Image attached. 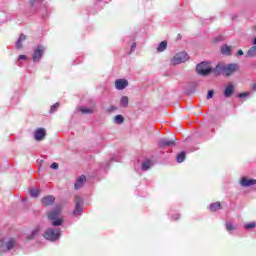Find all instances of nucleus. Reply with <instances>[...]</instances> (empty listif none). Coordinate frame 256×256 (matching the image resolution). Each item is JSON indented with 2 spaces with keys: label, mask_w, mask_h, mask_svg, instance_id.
Returning <instances> with one entry per match:
<instances>
[{
  "label": "nucleus",
  "mask_w": 256,
  "mask_h": 256,
  "mask_svg": "<svg viewBox=\"0 0 256 256\" xmlns=\"http://www.w3.org/2000/svg\"><path fill=\"white\" fill-rule=\"evenodd\" d=\"M165 49H167V41H162L158 47H157V51L158 53H163V51H165Z\"/></svg>",
  "instance_id": "aec40b11"
},
{
  "label": "nucleus",
  "mask_w": 256,
  "mask_h": 256,
  "mask_svg": "<svg viewBox=\"0 0 256 256\" xmlns=\"http://www.w3.org/2000/svg\"><path fill=\"white\" fill-rule=\"evenodd\" d=\"M57 109H59V103H55L51 109H50V113H55V111H57Z\"/></svg>",
  "instance_id": "c85d7f7f"
},
{
  "label": "nucleus",
  "mask_w": 256,
  "mask_h": 256,
  "mask_svg": "<svg viewBox=\"0 0 256 256\" xmlns=\"http://www.w3.org/2000/svg\"><path fill=\"white\" fill-rule=\"evenodd\" d=\"M253 44L256 46V37L253 40Z\"/></svg>",
  "instance_id": "79ce46f5"
},
{
  "label": "nucleus",
  "mask_w": 256,
  "mask_h": 256,
  "mask_svg": "<svg viewBox=\"0 0 256 256\" xmlns=\"http://www.w3.org/2000/svg\"><path fill=\"white\" fill-rule=\"evenodd\" d=\"M248 96H249V92H243V93L238 94V97L240 99H243L244 97H248Z\"/></svg>",
  "instance_id": "7c9ffc66"
},
{
  "label": "nucleus",
  "mask_w": 256,
  "mask_h": 256,
  "mask_svg": "<svg viewBox=\"0 0 256 256\" xmlns=\"http://www.w3.org/2000/svg\"><path fill=\"white\" fill-rule=\"evenodd\" d=\"M129 86V82L126 79H117L115 81V87L118 91H123V89Z\"/></svg>",
  "instance_id": "9d476101"
},
{
  "label": "nucleus",
  "mask_w": 256,
  "mask_h": 256,
  "mask_svg": "<svg viewBox=\"0 0 256 256\" xmlns=\"http://www.w3.org/2000/svg\"><path fill=\"white\" fill-rule=\"evenodd\" d=\"M234 91L235 87L233 85H228L224 90V97H231Z\"/></svg>",
  "instance_id": "dca6fc26"
},
{
  "label": "nucleus",
  "mask_w": 256,
  "mask_h": 256,
  "mask_svg": "<svg viewBox=\"0 0 256 256\" xmlns=\"http://www.w3.org/2000/svg\"><path fill=\"white\" fill-rule=\"evenodd\" d=\"M151 165H153V164L151 163L150 160L144 161V162L142 163V170H143V171H148V169H151Z\"/></svg>",
  "instance_id": "412c9836"
},
{
  "label": "nucleus",
  "mask_w": 256,
  "mask_h": 256,
  "mask_svg": "<svg viewBox=\"0 0 256 256\" xmlns=\"http://www.w3.org/2000/svg\"><path fill=\"white\" fill-rule=\"evenodd\" d=\"M240 185L242 187H251V185H256V179L242 178L240 181Z\"/></svg>",
  "instance_id": "ddd939ff"
},
{
  "label": "nucleus",
  "mask_w": 256,
  "mask_h": 256,
  "mask_svg": "<svg viewBox=\"0 0 256 256\" xmlns=\"http://www.w3.org/2000/svg\"><path fill=\"white\" fill-rule=\"evenodd\" d=\"M237 55H243V50H238Z\"/></svg>",
  "instance_id": "ea45409f"
},
{
  "label": "nucleus",
  "mask_w": 256,
  "mask_h": 256,
  "mask_svg": "<svg viewBox=\"0 0 256 256\" xmlns=\"http://www.w3.org/2000/svg\"><path fill=\"white\" fill-rule=\"evenodd\" d=\"M219 209H223V207L221 206V202H214L209 206V210L212 213H215V211H219Z\"/></svg>",
  "instance_id": "2eb2a0df"
},
{
  "label": "nucleus",
  "mask_w": 256,
  "mask_h": 256,
  "mask_svg": "<svg viewBox=\"0 0 256 256\" xmlns=\"http://www.w3.org/2000/svg\"><path fill=\"white\" fill-rule=\"evenodd\" d=\"M226 229L227 231L231 232V231H235V226L233 225V223L231 222H226Z\"/></svg>",
  "instance_id": "a878e982"
},
{
  "label": "nucleus",
  "mask_w": 256,
  "mask_h": 256,
  "mask_svg": "<svg viewBox=\"0 0 256 256\" xmlns=\"http://www.w3.org/2000/svg\"><path fill=\"white\" fill-rule=\"evenodd\" d=\"M213 95H215V91L209 90V91H208V94H207V99H212V98H213Z\"/></svg>",
  "instance_id": "c756f323"
},
{
  "label": "nucleus",
  "mask_w": 256,
  "mask_h": 256,
  "mask_svg": "<svg viewBox=\"0 0 256 256\" xmlns=\"http://www.w3.org/2000/svg\"><path fill=\"white\" fill-rule=\"evenodd\" d=\"M108 111L110 113H112V111H117V107L116 106H110V108L108 109Z\"/></svg>",
  "instance_id": "f704fd0d"
},
{
  "label": "nucleus",
  "mask_w": 256,
  "mask_h": 256,
  "mask_svg": "<svg viewBox=\"0 0 256 256\" xmlns=\"http://www.w3.org/2000/svg\"><path fill=\"white\" fill-rule=\"evenodd\" d=\"M46 135L47 134H46L44 128H38V129H36V131L34 133V137L37 141H43V139H45Z\"/></svg>",
  "instance_id": "9b49d317"
},
{
  "label": "nucleus",
  "mask_w": 256,
  "mask_h": 256,
  "mask_svg": "<svg viewBox=\"0 0 256 256\" xmlns=\"http://www.w3.org/2000/svg\"><path fill=\"white\" fill-rule=\"evenodd\" d=\"M239 69V64L237 63H218L215 68H213V73L216 77H219V75H223V77H231V75H235Z\"/></svg>",
  "instance_id": "f257e3e1"
},
{
  "label": "nucleus",
  "mask_w": 256,
  "mask_h": 256,
  "mask_svg": "<svg viewBox=\"0 0 256 256\" xmlns=\"http://www.w3.org/2000/svg\"><path fill=\"white\" fill-rule=\"evenodd\" d=\"M30 5L33 7V5H35V0H30Z\"/></svg>",
  "instance_id": "58836bf2"
},
{
  "label": "nucleus",
  "mask_w": 256,
  "mask_h": 256,
  "mask_svg": "<svg viewBox=\"0 0 256 256\" xmlns=\"http://www.w3.org/2000/svg\"><path fill=\"white\" fill-rule=\"evenodd\" d=\"M21 47H23V42L21 40H18L16 42V49H21Z\"/></svg>",
  "instance_id": "2f4dec72"
},
{
  "label": "nucleus",
  "mask_w": 256,
  "mask_h": 256,
  "mask_svg": "<svg viewBox=\"0 0 256 256\" xmlns=\"http://www.w3.org/2000/svg\"><path fill=\"white\" fill-rule=\"evenodd\" d=\"M19 59L25 61V60L27 59V56H25V55H20V56H19Z\"/></svg>",
  "instance_id": "e433bc0d"
},
{
  "label": "nucleus",
  "mask_w": 256,
  "mask_h": 256,
  "mask_svg": "<svg viewBox=\"0 0 256 256\" xmlns=\"http://www.w3.org/2000/svg\"><path fill=\"white\" fill-rule=\"evenodd\" d=\"M221 53L222 55H231V46L229 45L222 46Z\"/></svg>",
  "instance_id": "6ab92c4d"
},
{
  "label": "nucleus",
  "mask_w": 256,
  "mask_h": 256,
  "mask_svg": "<svg viewBox=\"0 0 256 256\" xmlns=\"http://www.w3.org/2000/svg\"><path fill=\"white\" fill-rule=\"evenodd\" d=\"M196 71L198 75H202V77H207V75H211V73H213V68H211V65H209V63L202 62L197 65Z\"/></svg>",
  "instance_id": "20e7f679"
},
{
  "label": "nucleus",
  "mask_w": 256,
  "mask_h": 256,
  "mask_svg": "<svg viewBox=\"0 0 256 256\" xmlns=\"http://www.w3.org/2000/svg\"><path fill=\"white\" fill-rule=\"evenodd\" d=\"M175 141L176 139H161L158 141V147H160V149H163V147H173V145H175Z\"/></svg>",
  "instance_id": "1a4fd4ad"
},
{
  "label": "nucleus",
  "mask_w": 256,
  "mask_h": 256,
  "mask_svg": "<svg viewBox=\"0 0 256 256\" xmlns=\"http://www.w3.org/2000/svg\"><path fill=\"white\" fill-rule=\"evenodd\" d=\"M25 39H27V36L24 34H21L18 40L23 42V41H25Z\"/></svg>",
  "instance_id": "72a5a7b5"
},
{
  "label": "nucleus",
  "mask_w": 256,
  "mask_h": 256,
  "mask_svg": "<svg viewBox=\"0 0 256 256\" xmlns=\"http://www.w3.org/2000/svg\"><path fill=\"white\" fill-rule=\"evenodd\" d=\"M39 231H40L39 227H36L34 230H32L31 234L26 237V239L28 241H31V239H35V237L39 235Z\"/></svg>",
  "instance_id": "f3484780"
},
{
  "label": "nucleus",
  "mask_w": 256,
  "mask_h": 256,
  "mask_svg": "<svg viewBox=\"0 0 256 256\" xmlns=\"http://www.w3.org/2000/svg\"><path fill=\"white\" fill-rule=\"evenodd\" d=\"M86 181H87V177H85V175H81L76 180V183L74 184V189H76V191L81 189V187H83Z\"/></svg>",
  "instance_id": "f8f14e48"
},
{
  "label": "nucleus",
  "mask_w": 256,
  "mask_h": 256,
  "mask_svg": "<svg viewBox=\"0 0 256 256\" xmlns=\"http://www.w3.org/2000/svg\"><path fill=\"white\" fill-rule=\"evenodd\" d=\"M246 57H256V46H252L248 49V51L246 52Z\"/></svg>",
  "instance_id": "a211bd4d"
},
{
  "label": "nucleus",
  "mask_w": 256,
  "mask_h": 256,
  "mask_svg": "<svg viewBox=\"0 0 256 256\" xmlns=\"http://www.w3.org/2000/svg\"><path fill=\"white\" fill-rule=\"evenodd\" d=\"M43 53H45V47L42 45L37 46L34 50V54L32 55L33 62L39 63L43 57Z\"/></svg>",
  "instance_id": "423d86ee"
},
{
  "label": "nucleus",
  "mask_w": 256,
  "mask_h": 256,
  "mask_svg": "<svg viewBox=\"0 0 256 256\" xmlns=\"http://www.w3.org/2000/svg\"><path fill=\"white\" fill-rule=\"evenodd\" d=\"M43 237L48 241H58L61 237V230L49 228L44 232Z\"/></svg>",
  "instance_id": "7ed1b4c3"
},
{
  "label": "nucleus",
  "mask_w": 256,
  "mask_h": 256,
  "mask_svg": "<svg viewBox=\"0 0 256 256\" xmlns=\"http://www.w3.org/2000/svg\"><path fill=\"white\" fill-rule=\"evenodd\" d=\"M53 203H55V198L51 195L45 196L42 199V204L44 207H50V205H53Z\"/></svg>",
  "instance_id": "4468645a"
},
{
  "label": "nucleus",
  "mask_w": 256,
  "mask_h": 256,
  "mask_svg": "<svg viewBox=\"0 0 256 256\" xmlns=\"http://www.w3.org/2000/svg\"><path fill=\"white\" fill-rule=\"evenodd\" d=\"M13 247H15V238H11L7 243H5L3 240H0L1 251H11Z\"/></svg>",
  "instance_id": "6e6552de"
},
{
  "label": "nucleus",
  "mask_w": 256,
  "mask_h": 256,
  "mask_svg": "<svg viewBox=\"0 0 256 256\" xmlns=\"http://www.w3.org/2000/svg\"><path fill=\"white\" fill-rule=\"evenodd\" d=\"M135 49H137V43H132V46H131V51H135Z\"/></svg>",
  "instance_id": "c9c22d12"
},
{
  "label": "nucleus",
  "mask_w": 256,
  "mask_h": 256,
  "mask_svg": "<svg viewBox=\"0 0 256 256\" xmlns=\"http://www.w3.org/2000/svg\"><path fill=\"white\" fill-rule=\"evenodd\" d=\"M39 193H41V191H39V189H37V188L30 190L31 197H39Z\"/></svg>",
  "instance_id": "b1692460"
},
{
  "label": "nucleus",
  "mask_w": 256,
  "mask_h": 256,
  "mask_svg": "<svg viewBox=\"0 0 256 256\" xmlns=\"http://www.w3.org/2000/svg\"><path fill=\"white\" fill-rule=\"evenodd\" d=\"M185 157H186L185 152H180V153L176 156V161H177V163H183V161H185Z\"/></svg>",
  "instance_id": "4be33fe9"
},
{
  "label": "nucleus",
  "mask_w": 256,
  "mask_h": 256,
  "mask_svg": "<svg viewBox=\"0 0 256 256\" xmlns=\"http://www.w3.org/2000/svg\"><path fill=\"white\" fill-rule=\"evenodd\" d=\"M252 89H253V91L256 90V83H253V84H252Z\"/></svg>",
  "instance_id": "a19ab883"
},
{
  "label": "nucleus",
  "mask_w": 256,
  "mask_h": 256,
  "mask_svg": "<svg viewBox=\"0 0 256 256\" xmlns=\"http://www.w3.org/2000/svg\"><path fill=\"white\" fill-rule=\"evenodd\" d=\"M179 217H180L179 214H175V215L173 216V218H174L175 221H177V219H179Z\"/></svg>",
  "instance_id": "4c0bfd02"
},
{
  "label": "nucleus",
  "mask_w": 256,
  "mask_h": 256,
  "mask_svg": "<svg viewBox=\"0 0 256 256\" xmlns=\"http://www.w3.org/2000/svg\"><path fill=\"white\" fill-rule=\"evenodd\" d=\"M255 227H256L255 222H251V223H248V224L244 225L245 229H255Z\"/></svg>",
  "instance_id": "cd10ccee"
},
{
  "label": "nucleus",
  "mask_w": 256,
  "mask_h": 256,
  "mask_svg": "<svg viewBox=\"0 0 256 256\" xmlns=\"http://www.w3.org/2000/svg\"><path fill=\"white\" fill-rule=\"evenodd\" d=\"M51 169H59V164H57L56 162L51 164Z\"/></svg>",
  "instance_id": "473e14b6"
},
{
  "label": "nucleus",
  "mask_w": 256,
  "mask_h": 256,
  "mask_svg": "<svg viewBox=\"0 0 256 256\" xmlns=\"http://www.w3.org/2000/svg\"><path fill=\"white\" fill-rule=\"evenodd\" d=\"M49 221H52L53 227H59L63 225V218H61V210H53L47 213Z\"/></svg>",
  "instance_id": "f03ea898"
},
{
  "label": "nucleus",
  "mask_w": 256,
  "mask_h": 256,
  "mask_svg": "<svg viewBox=\"0 0 256 256\" xmlns=\"http://www.w3.org/2000/svg\"><path fill=\"white\" fill-rule=\"evenodd\" d=\"M123 121H125V118H123L122 115L115 116V123H117L118 125H121V123H123Z\"/></svg>",
  "instance_id": "393cba45"
},
{
  "label": "nucleus",
  "mask_w": 256,
  "mask_h": 256,
  "mask_svg": "<svg viewBox=\"0 0 256 256\" xmlns=\"http://www.w3.org/2000/svg\"><path fill=\"white\" fill-rule=\"evenodd\" d=\"M185 61H189V54L186 52H179L170 60V63L171 65H179L185 63Z\"/></svg>",
  "instance_id": "39448f33"
},
{
  "label": "nucleus",
  "mask_w": 256,
  "mask_h": 256,
  "mask_svg": "<svg viewBox=\"0 0 256 256\" xmlns=\"http://www.w3.org/2000/svg\"><path fill=\"white\" fill-rule=\"evenodd\" d=\"M120 105H121L122 107H128V105H129V97L123 96V97L121 98V100H120Z\"/></svg>",
  "instance_id": "5701e85b"
},
{
  "label": "nucleus",
  "mask_w": 256,
  "mask_h": 256,
  "mask_svg": "<svg viewBox=\"0 0 256 256\" xmlns=\"http://www.w3.org/2000/svg\"><path fill=\"white\" fill-rule=\"evenodd\" d=\"M79 111H81L83 114L93 113V109H89V108H80Z\"/></svg>",
  "instance_id": "bb28decb"
},
{
  "label": "nucleus",
  "mask_w": 256,
  "mask_h": 256,
  "mask_svg": "<svg viewBox=\"0 0 256 256\" xmlns=\"http://www.w3.org/2000/svg\"><path fill=\"white\" fill-rule=\"evenodd\" d=\"M83 212V199L81 196L76 195L75 196V209L73 211V215H79Z\"/></svg>",
  "instance_id": "0eeeda50"
}]
</instances>
